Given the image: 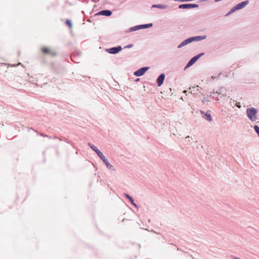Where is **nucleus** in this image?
<instances>
[{"instance_id":"obj_12","label":"nucleus","mask_w":259,"mask_h":259,"mask_svg":"<svg viewBox=\"0 0 259 259\" xmlns=\"http://www.w3.org/2000/svg\"><path fill=\"white\" fill-rule=\"evenodd\" d=\"M192 42V38H189L185 40H184L183 42H182L178 46L179 48H180L181 47H183V46L187 45L189 43H190Z\"/></svg>"},{"instance_id":"obj_24","label":"nucleus","mask_w":259,"mask_h":259,"mask_svg":"<svg viewBox=\"0 0 259 259\" xmlns=\"http://www.w3.org/2000/svg\"><path fill=\"white\" fill-rule=\"evenodd\" d=\"M191 66H186L185 68H184V70H186L187 68L190 67Z\"/></svg>"},{"instance_id":"obj_21","label":"nucleus","mask_w":259,"mask_h":259,"mask_svg":"<svg viewBox=\"0 0 259 259\" xmlns=\"http://www.w3.org/2000/svg\"><path fill=\"white\" fill-rule=\"evenodd\" d=\"M152 7V8L156 7V8H162L161 5H153Z\"/></svg>"},{"instance_id":"obj_18","label":"nucleus","mask_w":259,"mask_h":259,"mask_svg":"<svg viewBox=\"0 0 259 259\" xmlns=\"http://www.w3.org/2000/svg\"><path fill=\"white\" fill-rule=\"evenodd\" d=\"M128 200L135 207L138 208L137 205L134 202V200L132 197H131V198Z\"/></svg>"},{"instance_id":"obj_13","label":"nucleus","mask_w":259,"mask_h":259,"mask_svg":"<svg viewBox=\"0 0 259 259\" xmlns=\"http://www.w3.org/2000/svg\"><path fill=\"white\" fill-rule=\"evenodd\" d=\"M191 38H192V41L194 40L198 41L205 39L206 38V36H198L196 37H192Z\"/></svg>"},{"instance_id":"obj_7","label":"nucleus","mask_w":259,"mask_h":259,"mask_svg":"<svg viewBox=\"0 0 259 259\" xmlns=\"http://www.w3.org/2000/svg\"><path fill=\"white\" fill-rule=\"evenodd\" d=\"M198 7V5L196 4H182L180 5L179 6V8L180 9H192L194 8H197Z\"/></svg>"},{"instance_id":"obj_29","label":"nucleus","mask_w":259,"mask_h":259,"mask_svg":"<svg viewBox=\"0 0 259 259\" xmlns=\"http://www.w3.org/2000/svg\"><path fill=\"white\" fill-rule=\"evenodd\" d=\"M139 80H140V79L138 78V79H136V81H139Z\"/></svg>"},{"instance_id":"obj_16","label":"nucleus","mask_w":259,"mask_h":259,"mask_svg":"<svg viewBox=\"0 0 259 259\" xmlns=\"http://www.w3.org/2000/svg\"><path fill=\"white\" fill-rule=\"evenodd\" d=\"M106 167L107 168L112 171H115V169H114L113 166L109 162L106 165Z\"/></svg>"},{"instance_id":"obj_5","label":"nucleus","mask_w":259,"mask_h":259,"mask_svg":"<svg viewBox=\"0 0 259 259\" xmlns=\"http://www.w3.org/2000/svg\"><path fill=\"white\" fill-rule=\"evenodd\" d=\"M88 144L90 147V148L96 152V153L98 155V156L101 159L102 158V157L104 156L103 154L97 148V147L92 144L91 143H88Z\"/></svg>"},{"instance_id":"obj_3","label":"nucleus","mask_w":259,"mask_h":259,"mask_svg":"<svg viewBox=\"0 0 259 259\" xmlns=\"http://www.w3.org/2000/svg\"><path fill=\"white\" fill-rule=\"evenodd\" d=\"M149 69V67H142L139 69V70L136 71L134 73V74L136 76H141L143 75Z\"/></svg>"},{"instance_id":"obj_14","label":"nucleus","mask_w":259,"mask_h":259,"mask_svg":"<svg viewBox=\"0 0 259 259\" xmlns=\"http://www.w3.org/2000/svg\"><path fill=\"white\" fill-rule=\"evenodd\" d=\"M157 82L159 87L162 85V74L158 76Z\"/></svg>"},{"instance_id":"obj_26","label":"nucleus","mask_w":259,"mask_h":259,"mask_svg":"<svg viewBox=\"0 0 259 259\" xmlns=\"http://www.w3.org/2000/svg\"><path fill=\"white\" fill-rule=\"evenodd\" d=\"M190 137L189 136H188L187 137H186V139H190Z\"/></svg>"},{"instance_id":"obj_8","label":"nucleus","mask_w":259,"mask_h":259,"mask_svg":"<svg viewBox=\"0 0 259 259\" xmlns=\"http://www.w3.org/2000/svg\"><path fill=\"white\" fill-rule=\"evenodd\" d=\"M152 26V24L141 25H139V26H137L134 27H133L131 28V29H132V30L135 31L139 29L147 28L150 27Z\"/></svg>"},{"instance_id":"obj_17","label":"nucleus","mask_w":259,"mask_h":259,"mask_svg":"<svg viewBox=\"0 0 259 259\" xmlns=\"http://www.w3.org/2000/svg\"><path fill=\"white\" fill-rule=\"evenodd\" d=\"M101 159L102 160V161L106 165L109 163L108 160L105 157V156L104 157H102Z\"/></svg>"},{"instance_id":"obj_11","label":"nucleus","mask_w":259,"mask_h":259,"mask_svg":"<svg viewBox=\"0 0 259 259\" xmlns=\"http://www.w3.org/2000/svg\"><path fill=\"white\" fill-rule=\"evenodd\" d=\"M248 1H244L242 3H241L238 5H237L235 7H234V9L235 10H239V9H240L243 7H244L246 5H247L248 4Z\"/></svg>"},{"instance_id":"obj_2","label":"nucleus","mask_w":259,"mask_h":259,"mask_svg":"<svg viewBox=\"0 0 259 259\" xmlns=\"http://www.w3.org/2000/svg\"><path fill=\"white\" fill-rule=\"evenodd\" d=\"M257 110L253 107H250L246 109V114L251 121H255L257 119Z\"/></svg>"},{"instance_id":"obj_25","label":"nucleus","mask_w":259,"mask_h":259,"mask_svg":"<svg viewBox=\"0 0 259 259\" xmlns=\"http://www.w3.org/2000/svg\"><path fill=\"white\" fill-rule=\"evenodd\" d=\"M165 78V75L163 73V82L164 81Z\"/></svg>"},{"instance_id":"obj_27","label":"nucleus","mask_w":259,"mask_h":259,"mask_svg":"<svg viewBox=\"0 0 259 259\" xmlns=\"http://www.w3.org/2000/svg\"><path fill=\"white\" fill-rule=\"evenodd\" d=\"M17 65H21V63H18V64H17Z\"/></svg>"},{"instance_id":"obj_15","label":"nucleus","mask_w":259,"mask_h":259,"mask_svg":"<svg viewBox=\"0 0 259 259\" xmlns=\"http://www.w3.org/2000/svg\"><path fill=\"white\" fill-rule=\"evenodd\" d=\"M214 95H216L217 96L216 97L213 96V98H214L218 101L220 100V98H222V97L223 96V95H222L220 93H219L218 92L215 93Z\"/></svg>"},{"instance_id":"obj_22","label":"nucleus","mask_w":259,"mask_h":259,"mask_svg":"<svg viewBox=\"0 0 259 259\" xmlns=\"http://www.w3.org/2000/svg\"><path fill=\"white\" fill-rule=\"evenodd\" d=\"M124 195L128 199H130L131 198V197H132L128 194L125 193V194H124Z\"/></svg>"},{"instance_id":"obj_10","label":"nucleus","mask_w":259,"mask_h":259,"mask_svg":"<svg viewBox=\"0 0 259 259\" xmlns=\"http://www.w3.org/2000/svg\"><path fill=\"white\" fill-rule=\"evenodd\" d=\"M112 12L110 10H103L98 12L97 15H104L106 16H109L111 15Z\"/></svg>"},{"instance_id":"obj_30","label":"nucleus","mask_w":259,"mask_h":259,"mask_svg":"<svg viewBox=\"0 0 259 259\" xmlns=\"http://www.w3.org/2000/svg\"><path fill=\"white\" fill-rule=\"evenodd\" d=\"M188 140H189V142H190V140H189V139H188Z\"/></svg>"},{"instance_id":"obj_6","label":"nucleus","mask_w":259,"mask_h":259,"mask_svg":"<svg viewBox=\"0 0 259 259\" xmlns=\"http://www.w3.org/2000/svg\"><path fill=\"white\" fill-rule=\"evenodd\" d=\"M122 48L120 46L113 47L112 48L106 49V51L110 54H116L121 51Z\"/></svg>"},{"instance_id":"obj_19","label":"nucleus","mask_w":259,"mask_h":259,"mask_svg":"<svg viewBox=\"0 0 259 259\" xmlns=\"http://www.w3.org/2000/svg\"><path fill=\"white\" fill-rule=\"evenodd\" d=\"M254 130H255V132L257 133L258 136L259 137V126L257 125H254Z\"/></svg>"},{"instance_id":"obj_31","label":"nucleus","mask_w":259,"mask_h":259,"mask_svg":"<svg viewBox=\"0 0 259 259\" xmlns=\"http://www.w3.org/2000/svg\"><path fill=\"white\" fill-rule=\"evenodd\" d=\"M188 140H189V142H190V140H189V139H188Z\"/></svg>"},{"instance_id":"obj_23","label":"nucleus","mask_w":259,"mask_h":259,"mask_svg":"<svg viewBox=\"0 0 259 259\" xmlns=\"http://www.w3.org/2000/svg\"><path fill=\"white\" fill-rule=\"evenodd\" d=\"M195 87H193V88H192V89H193V90H192V91H191V94H192V92H193V93L194 94H197V93H196V92H195L196 91H195Z\"/></svg>"},{"instance_id":"obj_1","label":"nucleus","mask_w":259,"mask_h":259,"mask_svg":"<svg viewBox=\"0 0 259 259\" xmlns=\"http://www.w3.org/2000/svg\"><path fill=\"white\" fill-rule=\"evenodd\" d=\"M39 51L42 55H49L51 57H55L58 55V52L56 49L47 46L41 47Z\"/></svg>"},{"instance_id":"obj_4","label":"nucleus","mask_w":259,"mask_h":259,"mask_svg":"<svg viewBox=\"0 0 259 259\" xmlns=\"http://www.w3.org/2000/svg\"><path fill=\"white\" fill-rule=\"evenodd\" d=\"M210 112V111H207L205 113L203 111L200 110V113L202 115V118L209 122L212 121V118Z\"/></svg>"},{"instance_id":"obj_9","label":"nucleus","mask_w":259,"mask_h":259,"mask_svg":"<svg viewBox=\"0 0 259 259\" xmlns=\"http://www.w3.org/2000/svg\"><path fill=\"white\" fill-rule=\"evenodd\" d=\"M203 55V53L200 54L194 57H193L188 63L187 65H193L194 64L196 61L201 56Z\"/></svg>"},{"instance_id":"obj_28","label":"nucleus","mask_w":259,"mask_h":259,"mask_svg":"<svg viewBox=\"0 0 259 259\" xmlns=\"http://www.w3.org/2000/svg\"><path fill=\"white\" fill-rule=\"evenodd\" d=\"M184 92V93H187V91L185 90V91H184V92Z\"/></svg>"},{"instance_id":"obj_20","label":"nucleus","mask_w":259,"mask_h":259,"mask_svg":"<svg viewBox=\"0 0 259 259\" xmlns=\"http://www.w3.org/2000/svg\"><path fill=\"white\" fill-rule=\"evenodd\" d=\"M66 24L70 28H72V23L69 20H67L66 21Z\"/></svg>"}]
</instances>
